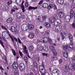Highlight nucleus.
I'll return each mask as SVG.
<instances>
[{
    "instance_id": "48",
    "label": "nucleus",
    "mask_w": 75,
    "mask_h": 75,
    "mask_svg": "<svg viewBox=\"0 0 75 75\" xmlns=\"http://www.w3.org/2000/svg\"><path fill=\"white\" fill-rule=\"evenodd\" d=\"M27 59H28V58H27V57H26V58H25V61L26 62V63L28 62Z\"/></svg>"
},
{
    "instance_id": "47",
    "label": "nucleus",
    "mask_w": 75,
    "mask_h": 75,
    "mask_svg": "<svg viewBox=\"0 0 75 75\" xmlns=\"http://www.w3.org/2000/svg\"><path fill=\"white\" fill-rule=\"evenodd\" d=\"M13 8L14 9H15L16 10H18V8H17V6H16V5H15L13 6Z\"/></svg>"
},
{
    "instance_id": "19",
    "label": "nucleus",
    "mask_w": 75,
    "mask_h": 75,
    "mask_svg": "<svg viewBox=\"0 0 75 75\" xmlns=\"http://www.w3.org/2000/svg\"><path fill=\"white\" fill-rule=\"evenodd\" d=\"M38 8V7L37 6H36L35 7H33L32 6H29L28 8V9L29 10H36V9H37Z\"/></svg>"
},
{
    "instance_id": "23",
    "label": "nucleus",
    "mask_w": 75,
    "mask_h": 75,
    "mask_svg": "<svg viewBox=\"0 0 75 75\" xmlns=\"http://www.w3.org/2000/svg\"><path fill=\"white\" fill-rule=\"evenodd\" d=\"M63 56L65 58H67L68 57V52H64L63 53Z\"/></svg>"
},
{
    "instance_id": "29",
    "label": "nucleus",
    "mask_w": 75,
    "mask_h": 75,
    "mask_svg": "<svg viewBox=\"0 0 75 75\" xmlns=\"http://www.w3.org/2000/svg\"><path fill=\"white\" fill-rule=\"evenodd\" d=\"M34 48V46L32 45H30L29 47V49L31 51H33Z\"/></svg>"
},
{
    "instance_id": "41",
    "label": "nucleus",
    "mask_w": 75,
    "mask_h": 75,
    "mask_svg": "<svg viewBox=\"0 0 75 75\" xmlns=\"http://www.w3.org/2000/svg\"><path fill=\"white\" fill-rule=\"evenodd\" d=\"M25 6V7H28L29 5H28V1H26Z\"/></svg>"
},
{
    "instance_id": "16",
    "label": "nucleus",
    "mask_w": 75,
    "mask_h": 75,
    "mask_svg": "<svg viewBox=\"0 0 75 75\" xmlns=\"http://www.w3.org/2000/svg\"><path fill=\"white\" fill-rule=\"evenodd\" d=\"M58 16L60 18H62L64 17V13L61 11L59 13Z\"/></svg>"
},
{
    "instance_id": "8",
    "label": "nucleus",
    "mask_w": 75,
    "mask_h": 75,
    "mask_svg": "<svg viewBox=\"0 0 75 75\" xmlns=\"http://www.w3.org/2000/svg\"><path fill=\"white\" fill-rule=\"evenodd\" d=\"M43 25L45 27L47 28H50L51 27V25L48 22H44L43 23Z\"/></svg>"
},
{
    "instance_id": "20",
    "label": "nucleus",
    "mask_w": 75,
    "mask_h": 75,
    "mask_svg": "<svg viewBox=\"0 0 75 75\" xmlns=\"http://www.w3.org/2000/svg\"><path fill=\"white\" fill-rule=\"evenodd\" d=\"M3 8L6 10H7L9 9L8 6H7L6 4L4 5L3 6Z\"/></svg>"
},
{
    "instance_id": "64",
    "label": "nucleus",
    "mask_w": 75,
    "mask_h": 75,
    "mask_svg": "<svg viewBox=\"0 0 75 75\" xmlns=\"http://www.w3.org/2000/svg\"><path fill=\"white\" fill-rule=\"evenodd\" d=\"M45 75H49V73H45Z\"/></svg>"
},
{
    "instance_id": "10",
    "label": "nucleus",
    "mask_w": 75,
    "mask_h": 75,
    "mask_svg": "<svg viewBox=\"0 0 75 75\" xmlns=\"http://www.w3.org/2000/svg\"><path fill=\"white\" fill-rule=\"evenodd\" d=\"M52 73L55 74V73H57L58 75H60V72L59 70L57 69H54L52 71Z\"/></svg>"
},
{
    "instance_id": "6",
    "label": "nucleus",
    "mask_w": 75,
    "mask_h": 75,
    "mask_svg": "<svg viewBox=\"0 0 75 75\" xmlns=\"http://www.w3.org/2000/svg\"><path fill=\"white\" fill-rule=\"evenodd\" d=\"M19 67L21 71H24L25 69V65L23 63H21L19 65Z\"/></svg>"
},
{
    "instance_id": "32",
    "label": "nucleus",
    "mask_w": 75,
    "mask_h": 75,
    "mask_svg": "<svg viewBox=\"0 0 75 75\" xmlns=\"http://www.w3.org/2000/svg\"><path fill=\"white\" fill-rule=\"evenodd\" d=\"M49 22L50 23H54L55 21V19H50L49 20Z\"/></svg>"
},
{
    "instance_id": "38",
    "label": "nucleus",
    "mask_w": 75,
    "mask_h": 75,
    "mask_svg": "<svg viewBox=\"0 0 75 75\" xmlns=\"http://www.w3.org/2000/svg\"><path fill=\"white\" fill-rule=\"evenodd\" d=\"M53 53L54 56H55L56 55H57V52H56V51L55 50H54L53 51Z\"/></svg>"
},
{
    "instance_id": "28",
    "label": "nucleus",
    "mask_w": 75,
    "mask_h": 75,
    "mask_svg": "<svg viewBox=\"0 0 75 75\" xmlns=\"http://www.w3.org/2000/svg\"><path fill=\"white\" fill-rule=\"evenodd\" d=\"M58 2L61 5L64 4V0H58Z\"/></svg>"
},
{
    "instance_id": "45",
    "label": "nucleus",
    "mask_w": 75,
    "mask_h": 75,
    "mask_svg": "<svg viewBox=\"0 0 75 75\" xmlns=\"http://www.w3.org/2000/svg\"><path fill=\"white\" fill-rule=\"evenodd\" d=\"M42 54L43 55V56H45V57H47V55H48V54L44 53H42Z\"/></svg>"
},
{
    "instance_id": "17",
    "label": "nucleus",
    "mask_w": 75,
    "mask_h": 75,
    "mask_svg": "<svg viewBox=\"0 0 75 75\" xmlns=\"http://www.w3.org/2000/svg\"><path fill=\"white\" fill-rule=\"evenodd\" d=\"M42 49L43 50L45 51H48V48L47 47V45H44Z\"/></svg>"
},
{
    "instance_id": "14",
    "label": "nucleus",
    "mask_w": 75,
    "mask_h": 75,
    "mask_svg": "<svg viewBox=\"0 0 75 75\" xmlns=\"http://www.w3.org/2000/svg\"><path fill=\"white\" fill-rule=\"evenodd\" d=\"M12 66L15 69H17V68H18V64L17 62L14 63L13 64Z\"/></svg>"
},
{
    "instance_id": "1",
    "label": "nucleus",
    "mask_w": 75,
    "mask_h": 75,
    "mask_svg": "<svg viewBox=\"0 0 75 75\" xmlns=\"http://www.w3.org/2000/svg\"><path fill=\"white\" fill-rule=\"evenodd\" d=\"M68 38L70 41V45L68 46L67 44L66 45H63V48L64 50H68L69 51H71L73 50L74 47L73 45V37L71 34H69L68 35Z\"/></svg>"
},
{
    "instance_id": "9",
    "label": "nucleus",
    "mask_w": 75,
    "mask_h": 75,
    "mask_svg": "<svg viewBox=\"0 0 75 75\" xmlns=\"http://www.w3.org/2000/svg\"><path fill=\"white\" fill-rule=\"evenodd\" d=\"M70 70L69 69V66L68 65H67L64 66V71L65 72H68Z\"/></svg>"
},
{
    "instance_id": "56",
    "label": "nucleus",
    "mask_w": 75,
    "mask_h": 75,
    "mask_svg": "<svg viewBox=\"0 0 75 75\" xmlns=\"http://www.w3.org/2000/svg\"><path fill=\"white\" fill-rule=\"evenodd\" d=\"M42 42L41 40H37V42Z\"/></svg>"
},
{
    "instance_id": "36",
    "label": "nucleus",
    "mask_w": 75,
    "mask_h": 75,
    "mask_svg": "<svg viewBox=\"0 0 75 75\" xmlns=\"http://www.w3.org/2000/svg\"><path fill=\"white\" fill-rule=\"evenodd\" d=\"M33 64L34 66V67H35L36 68H37V62H34L33 63Z\"/></svg>"
},
{
    "instance_id": "43",
    "label": "nucleus",
    "mask_w": 75,
    "mask_h": 75,
    "mask_svg": "<svg viewBox=\"0 0 75 75\" xmlns=\"http://www.w3.org/2000/svg\"><path fill=\"white\" fill-rule=\"evenodd\" d=\"M72 67H73V69L75 71V64H73L72 65Z\"/></svg>"
},
{
    "instance_id": "49",
    "label": "nucleus",
    "mask_w": 75,
    "mask_h": 75,
    "mask_svg": "<svg viewBox=\"0 0 75 75\" xmlns=\"http://www.w3.org/2000/svg\"><path fill=\"white\" fill-rule=\"evenodd\" d=\"M16 11V10L14 9H11V14H13V12H15V11Z\"/></svg>"
},
{
    "instance_id": "21",
    "label": "nucleus",
    "mask_w": 75,
    "mask_h": 75,
    "mask_svg": "<svg viewBox=\"0 0 75 75\" xmlns=\"http://www.w3.org/2000/svg\"><path fill=\"white\" fill-rule=\"evenodd\" d=\"M11 30L12 32L15 33L16 31V29L14 27H11Z\"/></svg>"
},
{
    "instance_id": "40",
    "label": "nucleus",
    "mask_w": 75,
    "mask_h": 75,
    "mask_svg": "<svg viewBox=\"0 0 75 75\" xmlns=\"http://www.w3.org/2000/svg\"><path fill=\"white\" fill-rule=\"evenodd\" d=\"M74 4H72V5L71 6V7L73 9H74L75 10V5H73Z\"/></svg>"
},
{
    "instance_id": "22",
    "label": "nucleus",
    "mask_w": 75,
    "mask_h": 75,
    "mask_svg": "<svg viewBox=\"0 0 75 75\" xmlns=\"http://www.w3.org/2000/svg\"><path fill=\"white\" fill-rule=\"evenodd\" d=\"M43 47H41L40 45H38V46L37 49L39 51H42V50Z\"/></svg>"
},
{
    "instance_id": "27",
    "label": "nucleus",
    "mask_w": 75,
    "mask_h": 75,
    "mask_svg": "<svg viewBox=\"0 0 75 75\" xmlns=\"http://www.w3.org/2000/svg\"><path fill=\"white\" fill-rule=\"evenodd\" d=\"M7 33H8V35H9L10 38H11L12 40V41H13V42H14V40L13 39V38H12V36L11 35V34H10V33H9V32L8 31H7Z\"/></svg>"
},
{
    "instance_id": "58",
    "label": "nucleus",
    "mask_w": 75,
    "mask_h": 75,
    "mask_svg": "<svg viewBox=\"0 0 75 75\" xmlns=\"http://www.w3.org/2000/svg\"><path fill=\"white\" fill-rule=\"evenodd\" d=\"M35 32L36 34H38V30H35Z\"/></svg>"
},
{
    "instance_id": "15",
    "label": "nucleus",
    "mask_w": 75,
    "mask_h": 75,
    "mask_svg": "<svg viewBox=\"0 0 75 75\" xmlns=\"http://www.w3.org/2000/svg\"><path fill=\"white\" fill-rule=\"evenodd\" d=\"M44 66H39V69L41 73H42L43 72V71L44 70Z\"/></svg>"
},
{
    "instance_id": "44",
    "label": "nucleus",
    "mask_w": 75,
    "mask_h": 75,
    "mask_svg": "<svg viewBox=\"0 0 75 75\" xmlns=\"http://www.w3.org/2000/svg\"><path fill=\"white\" fill-rule=\"evenodd\" d=\"M2 28L4 30H6V31H7V28L3 26H2Z\"/></svg>"
},
{
    "instance_id": "11",
    "label": "nucleus",
    "mask_w": 75,
    "mask_h": 75,
    "mask_svg": "<svg viewBox=\"0 0 75 75\" xmlns=\"http://www.w3.org/2000/svg\"><path fill=\"white\" fill-rule=\"evenodd\" d=\"M27 25L26 24H23L21 26V29L23 31H27L28 29L26 28Z\"/></svg>"
},
{
    "instance_id": "37",
    "label": "nucleus",
    "mask_w": 75,
    "mask_h": 75,
    "mask_svg": "<svg viewBox=\"0 0 75 75\" xmlns=\"http://www.w3.org/2000/svg\"><path fill=\"white\" fill-rule=\"evenodd\" d=\"M50 30H47L45 31V34H47V35H50Z\"/></svg>"
},
{
    "instance_id": "31",
    "label": "nucleus",
    "mask_w": 75,
    "mask_h": 75,
    "mask_svg": "<svg viewBox=\"0 0 75 75\" xmlns=\"http://www.w3.org/2000/svg\"><path fill=\"white\" fill-rule=\"evenodd\" d=\"M69 61H75V57L74 56H73V57L69 59Z\"/></svg>"
},
{
    "instance_id": "61",
    "label": "nucleus",
    "mask_w": 75,
    "mask_h": 75,
    "mask_svg": "<svg viewBox=\"0 0 75 75\" xmlns=\"http://www.w3.org/2000/svg\"><path fill=\"white\" fill-rule=\"evenodd\" d=\"M42 18V19H46V16H43Z\"/></svg>"
},
{
    "instance_id": "24",
    "label": "nucleus",
    "mask_w": 75,
    "mask_h": 75,
    "mask_svg": "<svg viewBox=\"0 0 75 75\" xmlns=\"http://www.w3.org/2000/svg\"><path fill=\"white\" fill-rule=\"evenodd\" d=\"M34 34L33 33H31L30 34H29L28 35V37L30 38H33L34 37Z\"/></svg>"
},
{
    "instance_id": "4",
    "label": "nucleus",
    "mask_w": 75,
    "mask_h": 75,
    "mask_svg": "<svg viewBox=\"0 0 75 75\" xmlns=\"http://www.w3.org/2000/svg\"><path fill=\"white\" fill-rule=\"evenodd\" d=\"M22 47L23 50V53H24L25 54H27L28 57L29 58H30V56L28 55L29 54V53H28V50L27 49L26 46L24 45H23Z\"/></svg>"
},
{
    "instance_id": "12",
    "label": "nucleus",
    "mask_w": 75,
    "mask_h": 75,
    "mask_svg": "<svg viewBox=\"0 0 75 75\" xmlns=\"http://www.w3.org/2000/svg\"><path fill=\"white\" fill-rule=\"evenodd\" d=\"M62 29V26H57L55 28V30L56 32H58L60 29Z\"/></svg>"
},
{
    "instance_id": "5",
    "label": "nucleus",
    "mask_w": 75,
    "mask_h": 75,
    "mask_svg": "<svg viewBox=\"0 0 75 75\" xmlns=\"http://www.w3.org/2000/svg\"><path fill=\"white\" fill-rule=\"evenodd\" d=\"M74 16V11L73 10H71L70 12V15H67L66 16V18L67 19H70L73 18V16Z\"/></svg>"
},
{
    "instance_id": "39",
    "label": "nucleus",
    "mask_w": 75,
    "mask_h": 75,
    "mask_svg": "<svg viewBox=\"0 0 75 75\" xmlns=\"http://www.w3.org/2000/svg\"><path fill=\"white\" fill-rule=\"evenodd\" d=\"M12 1H8L7 3V4L8 5V6H10V4H11V3H12Z\"/></svg>"
},
{
    "instance_id": "55",
    "label": "nucleus",
    "mask_w": 75,
    "mask_h": 75,
    "mask_svg": "<svg viewBox=\"0 0 75 75\" xmlns=\"http://www.w3.org/2000/svg\"><path fill=\"white\" fill-rule=\"evenodd\" d=\"M2 35L4 37H5V36L6 35V34H5V32H3L2 33Z\"/></svg>"
},
{
    "instance_id": "13",
    "label": "nucleus",
    "mask_w": 75,
    "mask_h": 75,
    "mask_svg": "<svg viewBox=\"0 0 75 75\" xmlns=\"http://www.w3.org/2000/svg\"><path fill=\"white\" fill-rule=\"evenodd\" d=\"M28 27L30 30H32L34 28V25L31 24H28Z\"/></svg>"
},
{
    "instance_id": "53",
    "label": "nucleus",
    "mask_w": 75,
    "mask_h": 75,
    "mask_svg": "<svg viewBox=\"0 0 75 75\" xmlns=\"http://www.w3.org/2000/svg\"><path fill=\"white\" fill-rule=\"evenodd\" d=\"M42 2H43V1H41L39 3V5H41V4H42Z\"/></svg>"
},
{
    "instance_id": "50",
    "label": "nucleus",
    "mask_w": 75,
    "mask_h": 75,
    "mask_svg": "<svg viewBox=\"0 0 75 75\" xmlns=\"http://www.w3.org/2000/svg\"><path fill=\"white\" fill-rule=\"evenodd\" d=\"M55 57H53L52 58V61H55Z\"/></svg>"
},
{
    "instance_id": "51",
    "label": "nucleus",
    "mask_w": 75,
    "mask_h": 75,
    "mask_svg": "<svg viewBox=\"0 0 75 75\" xmlns=\"http://www.w3.org/2000/svg\"><path fill=\"white\" fill-rule=\"evenodd\" d=\"M62 60L61 59H60L59 61V63L60 64H62Z\"/></svg>"
},
{
    "instance_id": "30",
    "label": "nucleus",
    "mask_w": 75,
    "mask_h": 75,
    "mask_svg": "<svg viewBox=\"0 0 75 75\" xmlns=\"http://www.w3.org/2000/svg\"><path fill=\"white\" fill-rule=\"evenodd\" d=\"M14 75H19V72L17 70H16L14 71Z\"/></svg>"
},
{
    "instance_id": "46",
    "label": "nucleus",
    "mask_w": 75,
    "mask_h": 75,
    "mask_svg": "<svg viewBox=\"0 0 75 75\" xmlns=\"http://www.w3.org/2000/svg\"><path fill=\"white\" fill-rule=\"evenodd\" d=\"M19 53L20 54V56H21V57L23 58V54H22V52H21V51H19Z\"/></svg>"
},
{
    "instance_id": "54",
    "label": "nucleus",
    "mask_w": 75,
    "mask_h": 75,
    "mask_svg": "<svg viewBox=\"0 0 75 75\" xmlns=\"http://www.w3.org/2000/svg\"><path fill=\"white\" fill-rule=\"evenodd\" d=\"M65 5L67 6H69V2H66L65 3Z\"/></svg>"
},
{
    "instance_id": "35",
    "label": "nucleus",
    "mask_w": 75,
    "mask_h": 75,
    "mask_svg": "<svg viewBox=\"0 0 75 75\" xmlns=\"http://www.w3.org/2000/svg\"><path fill=\"white\" fill-rule=\"evenodd\" d=\"M6 21L8 23H11L13 21V20L12 19H7L6 20Z\"/></svg>"
},
{
    "instance_id": "42",
    "label": "nucleus",
    "mask_w": 75,
    "mask_h": 75,
    "mask_svg": "<svg viewBox=\"0 0 75 75\" xmlns=\"http://www.w3.org/2000/svg\"><path fill=\"white\" fill-rule=\"evenodd\" d=\"M0 43L1 44V45H2V46L3 47V48H4V45H3V42L0 39Z\"/></svg>"
},
{
    "instance_id": "59",
    "label": "nucleus",
    "mask_w": 75,
    "mask_h": 75,
    "mask_svg": "<svg viewBox=\"0 0 75 75\" xmlns=\"http://www.w3.org/2000/svg\"><path fill=\"white\" fill-rule=\"evenodd\" d=\"M16 27H19V26H20V25H19V24H16Z\"/></svg>"
},
{
    "instance_id": "25",
    "label": "nucleus",
    "mask_w": 75,
    "mask_h": 75,
    "mask_svg": "<svg viewBox=\"0 0 75 75\" xmlns=\"http://www.w3.org/2000/svg\"><path fill=\"white\" fill-rule=\"evenodd\" d=\"M21 8H22V12L23 13H25L26 10L25 9V8H24V5L21 6Z\"/></svg>"
},
{
    "instance_id": "3",
    "label": "nucleus",
    "mask_w": 75,
    "mask_h": 75,
    "mask_svg": "<svg viewBox=\"0 0 75 75\" xmlns=\"http://www.w3.org/2000/svg\"><path fill=\"white\" fill-rule=\"evenodd\" d=\"M61 34L62 35V40H64V39L65 38V37H64V34H65L66 36H67L68 35V31H67V30L65 29L62 30H61Z\"/></svg>"
},
{
    "instance_id": "18",
    "label": "nucleus",
    "mask_w": 75,
    "mask_h": 75,
    "mask_svg": "<svg viewBox=\"0 0 75 75\" xmlns=\"http://www.w3.org/2000/svg\"><path fill=\"white\" fill-rule=\"evenodd\" d=\"M42 6L43 8H47L48 7V5L47 3H45L43 4Z\"/></svg>"
},
{
    "instance_id": "57",
    "label": "nucleus",
    "mask_w": 75,
    "mask_h": 75,
    "mask_svg": "<svg viewBox=\"0 0 75 75\" xmlns=\"http://www.w3.org/2000/svg\"><path fill=\"white\" fill-rule=\"evenodd\" d=\"M18 41L19 42V43H20V44H21V40H20V39H19V38H18Z\"/></svg>"
},
{
    "instance_id": "33",
    "label": "nucleus",
    "mask_w": 75,
    "mask_h": 75,
    "mask_svg": "<svg viewBox=\"0 0 75 75\" xmlns=\"http://www.w3.org/2000/svg\"><path fill=\"white\" fill-rule=\"evenodd\" d=\"M21 14L20 13H18L17 14V17L18 18H20L21 17Z\"/></svg>"
},
{
    "instance_id": "52",
    "label": "nucleus",
    "mask_w": 75,
    "mask_h": 75,
    "mask_svg": "<svg viewBox=\"0 0 75 75\" xmlns=\"http://www.w3.org/2000/svg\"><path fill=\"white\" fill-rule=\"evenodd\" d=\"M49 7L50 8H52V7H53V5L52 4H50Z\"/></svg>"
},
{
    "instance_id": "2",
    "label": "nucleus",
    "mask_w": 75,
    "mask_h": 75,
    "mask_svg": "<svg viewBox=\"0 0 75 75\" xmlns=\"http://www.w3.org/2000/svg\"><path fill=\"white\" fill-rule=\"evenodd\" d=\"M42 42L43 43H46L47 42H49L50 44H52V40L50 38H47L46 37H44L42 38L41 39Z\"/></svg>"
},
{
    "instance_id": "26",
    "label": "nucleus",
    "mask_w": 75,
    "mask_h": 75,
    "mask_svg": "<svg viewBox=\"0 0 75 75\" xmlns=\"http://www.w3.org/2000/svg\"><path fill=\"white\" fill-rule=\"evenodd\" d=\"M50 49L51 50V51H52V52L55 50L54 47L52 46H50Z\"/></svg>"
},
{
    "instance_id": "34",
    "label": "nucleus",
    "mask_w": 75,
    "mask_h": 75,
    "mask_svg": "<svg viewBox=\"0 0 75 75\" xmlns=\"http://www.w3.org/2000/svg\"><path fill=\"white\" fill-rule=\"evenodd\" d=\"M12 52L14 56H16V51H15V50L13 49H12Z\"/></svg>"
},
{
    "instance_id": "7",
    "label": "nucleus",
    "mask_w": 75,
    "mask_h": 75,
    "mask_svg": "<svg viewBox=\"0 0 75 75\" xmlns=\"http://www.w3.org/2000/svg\"><path fill=\"white\" fill-rule=\"evenodd\" d=\"M43 25L45 27L47 28H50L51 27V25L48 22H44L43 23Z\"/></svg>"
},
{
    "instance_id": "63",
    "label": "nucleus",
    "mask_w": 75,
    "mask_h": 75,
    "mask_svg": "<svg viewBox=\"0 0 75 75\" xmlns=\"http://www.w3.org/2000/svg\"><path fill=\"white\" fill-rule=\"evenodd\" d=\"M42 26H40L39 27V29H42Z\"/></svg>"
},
{
    "instance_id": "60",
    "label": "nucleus",
    "mask_w": 75,
    "mask_h": 75,
    "mask_svg": "<svg viewBox=\"0 0 75 75\" xmlns=\"http://www.w3.org/2000/svg\"><path fill=\"white\" fill-rule=\"evenodd\" d=\"M70 20V19H66L65 21H66L67 22H68Z\"/></svg>"
},
{
    "instance_id": "62",
    "label": "nucleus",
    "mask_w": 75,
    "mask_h": 75,
    "mask_svg": "<svg viewBox=\"0 0 75 75\" xmlns=\"http://www.w3.org/2000/svg\"><path fill=\"white\" fill-rule=\"evenodd\" d=\"M74 0H70L71 2H72V3H74Z\"/></svg>"
}]
</instances>
